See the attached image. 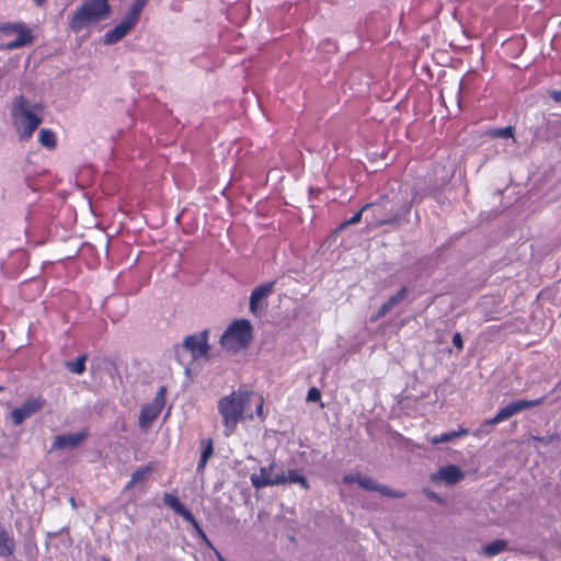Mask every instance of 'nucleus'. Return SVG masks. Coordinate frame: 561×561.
I'll use <instances>...</instances> for the list:
<instances>
[{
	"instance_id": "obj_1",
	"label": "nucleus",
	"mask_w": 561,
	"mask_h": 561,
	"mask_svg": "<svg viewBox=\"0 0 561 561\" xmlns=\"http://www.w3.org/2000/svg\"><path fill=\"white\" fill-rule=\"evenodd\" d=\"M366 209L365 220L369 228L382 226L399 227L402 221L408 222L407 216L411 210V204H402L400 207L390 203L387 196H381L377 202L364 205Z\"/></svg>"
},
{
	"instance_id": "obj_2",
	"label": "nucleus",
	"mask_w": 561,
	"mask_h": 561,
	"mask_svg": "<svg viewBox=\"0 0 561 561\" xmlns=\"http://www.w3.org/2000/svg\"><path fill=\"white\" fill-rule=\"evenodd\" d=\"M254 392L248 390L232 391L230 394L222 397L218 401V413L221 416L224 425V435L231 436L239 422L243 421L245 415V408L250 400L253 398Z\"/></svg>"
},
{
	"instance_id": "obj_3",
	"label": "nucleus",
	"mask_w": 561,
	"mask_h": 561,
	"mask_svg": "<svg viewBox=\"0 0 561 561\" xmlns=\"http://www.w3.org/2000/svg\"><path fill=\"white\" fill-rule=\"evenodd\" d=\"M112 13L108 0H84L69 21L72 32L79 33L92 23L106 19Z\"/></svg>"
},
{
	"instance_id": "obj_4",
	"label": "nucleus",
	"mask_w": 561,
	"mask_h": 561,
	"mask_svg": "<svg viewBox=\"0 0 561 561\" xmlns=\"http://www.w3.org/2000/svg\"><path fill=\"white\" fill-rule=\"evenodd\" d=\"M253 339V327L247 319L232 321L220 336L219 343L222 348L231 352L248 347Z\"/></svg>"
},
{
	"instance_id": "obj_5",
	"label": "nucleus",
	"mask_w": 561,
	"mask_h": 561,
	"mask_svg": "<svg viewBox=\"0 0 561 561\" xmlns=\"http://www.w3.org/2000/svg\"><path fill=\"white\" fill-rule=\"evenodd\" d=\"M148 2L149 0H134L122 21L113 30L105 33L103 43L113 45L123 39L139 22L141 12Z\"/></svg>"
},
{
	"instance_id": "obj_6",
	"label": "nucleus",
	"mask_w": 561,
	"mask_h": 561,
	"mask_svg": "<svg viewBox=\"0 0 561 561\" xmlns=\"http://www.w3.org/2000/svg\"><path fill=\"white\" fill-rule=\"evenodd\" d=\"M27 100L21 95L14 99L12 104V116L16 126H22L20 133L21 140H27L42 123V117L37 116L32 110L26 108Z\"/></svg>"
},
{
	"instance_id": "obj_7",
	"label": "nucleus",
	"mask_w": 561,
	"mask_h": 561,
	"mask_svg": "<svg viewBox=\"0 0 561 561\" xmlns=\"http://www.w3.org/2000/svg\"><path fill=\"white\" fill-rule=\"evenodd\" d=\"M250 481L255 490H261L266 486L285 484V471L278 466L277 462L272 461L266 467H261L259 473H252Z\"/></svg>"
},
{
	"instance_id": "obj_8",
	"label": "nucleus",
	"mask_w": 561,
	"mask_h": 561,
	"mask_svg": "<svg viewBox=\"0 0 561 561\" xmlns=\"http://www.w3.org/2000/svg\"><path fill=\"white\" fill-rule=\"evenodd\" d=\"M545 399H546V397H540L535 400L512 401L508 404H506L505 407L501 408L491 420L484 421L481 426L486 427V426H492V425L499 424L505 420H508L510 417L514 416L515 414H517L524 410L541 405L545 402Z\"/></svg>"
},
{
	"instance_id": "obj_9",
	"label": "nucleus",
	"mask_w": 561,
	"mask_h": 561,
	"mask_svg": "<svg viewBox=\"0 0 561 561\" xmlns=\"http://www.w3.org/2000/svg\"><path fill=\"white\" fill-rule=\"evenodd\" d=\"M46 405V399L43 396L27 398L21 405L14 408L10 417L14 426L21 425L26 419L39 412Z\"/></svg>"
},
{
	"instance_id": "obj_10",
	"label": "nucleus",
	"mask_w": 561,
	"mask_h": 561,
	"mask_svg": "<svg viewBox=\"0 0 561 561\" xmlns=\"http://www.w3.org/2000/svg\"><path fill=\"white\" fill-rule=\"evenodd\" d=\"M165 387H160L153 400L141 408L138 417L139 426L141 428H148L160 415L165 403Z\"/></svg>"
},
{
	"instance_id": "obj_11",
	"label": "nucleus",
	"mask_w": 561,
	"mask_h": 561,
	"mask_svg": "<svg viewBox=\"0 0 561 561\" xmlns=\"http://www.w3.org/2000/svg\"><path fill=\"white\" fill-rule=\"evenodd\" d=\"M209 329H205L196 334L185 336L183 347L190 351L194 359L208 357L210 346L208 344Z\"/></svg>"
},
{
	"instance_id": "obj_12",
	"label": "nucleus",
	"mask_w": 561,
	"mask_h": 561,
	"mask_svg": "<svg viewBox=\"0 0 561 561\" xmlns=\"http://www.w3.org/2000/svg\"><path fill=\"white\" fill-rule=\"evenodd\" d=\"M465 478V472L459 466L447 465L439 468L436 472L431 474L433 482H445L447 485H454Z\"/></svg>"
},
{
	"instance_id": "obj_13",
	"label": "nucleus",
	"mask_w": 561,
	"mask_h": 561,
	"mask_svg": "<svg viewBox=\"0 0 561 561\" xmlns=\"http://www.w3.org/2000/svg\"><path fill=\"white\" fill-rule=\"evenodd\" d=\"M275 284L276 280L260 284L252 290L250 295L249 308L254 316H259V313L262 311L263 307L260 304L273 293Z\"/></svg>"
},
{
	"instance_id": "obj_14",
	"label": "nucleus",
	"mask_w": 561,
	"mask_h": 561,
	"mask_svg": "<svg viewBox=\"0 0 561 561\" xmlns=\"http://www.w3.org/2000/svg\"><path fill=\"white\" fill-rule=\"evenodd\" d=\"M162 502L175 514L182 516L187 523H191L192 526H198L192 512L186 508V506L180 501V499L176 495L172 493H164Z\"/></svg>"
},
{
	"instance_id": "obj_15",
	"label": "nucleus",
	"mask_w": 561,
	"mask_h": 561,
	"mask_svg": "<svg viewBox=\"0 0 561 561\" xmlns=\"http://www.w3.org/2000/svg\"><path fill=\"white\" fill-rule=\"evenodd\" d=\"M409 289L405 286H402L394 295L389 297L387 301H385L379 310L373 316L371 320H378L388 314L394 307L400 305L404 298L408 296Z\"/></svg>"
},
{
	"instance_id": "obj_16",
	"label": "nucleus",
	"mask_w": 561,
	"mask_h": 561,
	"mask_svg": "<svg viewBox=\"0 0 561 561\" xmlns=\"http://www.w3.org/2000/svg\"><path fill=\"white\" fill-rule=\"evenodd\" d=\"M87 437V432H77L55 437L53 448H75L79 446Z\"/></svg>"
},
{
	"instance_id": "obj_17",
	"label": "nucleus",
	"mask_w": 561,
	"mask_h": 561,
	"mask_svg": "<svg viewBox=\"0 0 561 561\" xmlns=\"http://www.w3.org/2000/svg\"><path fill=\"white\" fill-rule=\"evenodd\" d=\"M33 41H34V36L32 35L31 30L28 27H26V25H24L21 28V31H18L16 38L11 42H8L4 45V48L8 50L19 49V48H22L24 46L32 44Z\"/></svg>"
},
{
	"instance_id": "obj_18",
	"label": "nucleus",
	"mask_w": 561,
	"mask_h": 561,
	"mask_svg": "<svg viewBox=\"0 0 561 561\" xmlns=\"http://www.w3.org/2000/svg\"><path fill=\"white\" fill-rule=\"evenodd\" d=\"M15 550L13 534L5 528H0V556L11 557Z\"/></svg>"
},
{
	"instance_id": "obj_19",
	"label": "nucleus",
	"mask_w": 561,
	"mask_h": 561,
	"mask_svg": "<svg viewBox=\"0 0 561 561\" xmlns=\"http://www.w3.org/2000/svg\"><path fill=\"white\" fill-rule=\"evenodd\" d=\"M152 472L151 465L144 466L139 469H137L129 480V482L125 485V490L131 489L134 485L144 482L149 474Z\"/></svg>"
},
{
	"instance_id": "obj_20",
	"label": "nucleus",
	"mask_w": 561,
	"mask_h": 561,
	"mask_svg": "<svg viewBox=\"0 0 561 561\" xmlns=\"http://www.w3.org/2000/svg\"><path fill=\"white\" fill-rule=\"evenodd\" d=\"M508 546V542L503 539H496L482 547V553L486 557H494L503 552Z\"/></svg>"
},
{
	"instance_id": "obj_21",
	"label": "nucleus",
	"mask_w": 561,
	"mask_h": 561,
	"mask_svg": "<svg viewBox=\"0 0 561 561\" xmlns=\"http://www.w3.org/2000/svg\"><path fill=\"white\" fill-rule=\"evenodd\" d=\"M469 434L467 428H459L458 431H450L446 433H442L438 436H434L432 438V444L437 445L442 443H448L454 440L455 438L462 437Z\"/></svg>"
},
{
	"instance_id": "obj_22",
	"label": "nucleus",
	"mask_w": 561,
	"mask_h": 561,
	"mask_svg": "<svg viewBox=\"0 0 561 561\" xmlns=\"http://www.w3.org/2000/svg\"><path fill=\"white\" fill-rule=\"evenodd\" d=\"M87 354L79 356L76 360L66 362V368L73 374L81 375L85 371Z\"/></svg>"
},
{
	"instance_id": "obj_23",
	"label": "nucleus",
	"mask_w": 561,
	"mask_h": 561,
	"mask_svg": "<svg viewBox=\"0 0 561 561\" xmlns=\"http://www.w3.org/2000/svg\"><path fill=\"white\" fill-rule=\"evenodd\" d=\"M38 140L45 148L54 149L56 147V135L50 129H42L39 131Z\"/></svg>"
},
{
	"instance_id": "obj_24",
	"label": "nucleus",
	"mask_w": 561,
	"mask_h": 561,
	"mask_svg": "<svg viewBox=\"0 0 561 561\" xmlns=\"http://www.w3.org/2000/svg\"><path fill=\"white\" fill-rule=\"evenodd\" d=\"M287 482L298 483L305 490L309 489L308 480L306 479V477L300 474L297 470H288V473L287 474L285 473V483H287Z\"/></svg>"
},
{
	"instance_id": "obj_25",
	"label": "nucleus",
	"mask_w": 561,
	"mask_h": 561,
	"mask_svg": "<svg viewBox=\"0 0 561 561\" xmlns=\"http://www.w3.org/2000/svg\"><path fill=\"white\" fill-rule=\"evenodd\" d=\"M488 135L493 138H513L514 137V128L512 126H506L503 128H492L488 130Z\"/></svg>"
},
{
	"instance_id": "obj_26",
	"label": "nucleus",
	"mask_w": 561,
	"mask_h": 561,
	"mask_svg": "<svg viewBox=\"0 0 561 561\" xmlns=\"http://www.w3.org/2000/svg\"><path fill=\"white\" fill-rule=\"evenodd\" d=\"M530 439L547 446V445L552 444L554 442H560L561 440V436H560V434L558 432H553V433H551L549 435H545V436L531 435Z\"/></svg>"
},
{
	"instance_id": "obj_27",
	"label": "nucleus",
	"mask_w": 561,
	"mask_h": 561,
	"mask_svg": "<svg viewBox=\"0 0 561 561\" xmlns=\"http://www.w3.org/2000/svg\"><path fill=\"white\" fill-rule=\"evenodd\" d=\"M25 24L22 22H7L0 24V32L4 35L16 34Z\"/></svg>"
},
{
	"instance_id": "obj_28",
	"label": "nucleus",
	"mask_w": 561,
	"mask_h": 561,
	"mask_svg": "<svg viewBox=\"0 0 561 561\" xmlns=\"http://www.w3.org/2000/svg\"><path fill=\"white\" fill-rule=\"evenodd\" d=\"M366 214V209H364V206L356 211L350 219L345 220L339 227L336 228V231L340 232L344 229H346L348 226L356 225L362 220L363 214Z\"/></svg>"
},
{
	"instance_id": "obj_29",
	"label": "nucleus",
	"mask_w": 561,
	"mask_h": 561,
	"mask_svg": "<svg viewBox=\"0 0 561 561\" xmlns=\"http://www.w3.org/2000/svg\"><path fill=\"white\" fill-rule=\"evenodd\" d=\"M377 492L380 493L381 495H383L386 497H390V499H401L404 496L403 492L393 490V489L389 488L388 485L380 484V483H378Z\"/></svg>"
},
{
	"instance_id": "obj_30",
	"label": "nucleus",
	"mask_w": 561,
	"mask_h": 561,
	"mask_svg": "<svg viewBox=\"0 0 561 561\" xmlns=\"http://www.w3.org/2000/svg\"><path fill=\"white\" fill-rule=\"evenodd\" d=\"M201 447H202L201 458L209 460V458L214 454L213 440L210 438H203L201 440Z\"/></svg>"
},
{
	"instance_id": "obj_31",
	"label": "nucleus",
	"mask_w": 561,
	"mask_h": 561,
	"mask_svg": "<svg viewBox=\"0 0 561 561\" xmlns=\"http://www.w3.org/2000/svg\"><path fill=\"white\" fill-rule=\"evenodd\" d=\"M358 485L367 491L377 492V489H378V482L376 480H374L373 478L366 477V476H360Z\"/></svg>"
},
{
	"instance_id": "obj_32",
	"label": "nucleus",
	"mask_w": 561,
	"mask_h": 561,
	"mask_svg": "<svg viewBox=\"0 0 561 561\" xmlns=\"http://www.w3.org/2000/svg\"><path fill=\"white\" fill-rule=\"evenodd\" d=\"M306 400L308 402H318L321 400V392L318 388L311 387L307 393Z\"/></svg>"
},
{
	"instance_id": "obj_33",
	"label": "nucleus",
	"mask_w": 561,
	"mask_h": 561,
	"mask_svg": "<svg viewBox=\"0 0 561 561\" xmlns=\"http://www.w3.org/2000/svg\"><path fill=\"white\" fill-rule=\"evenodd\" d=\"M453 344L457 348L458 352H461L463 350V340L460 332H456L453 335Z\"/></svg>"
},
{
	"instance_id": "obj_34",
	"label": "nucleus",
	"mask_w": 561,
	"mask_h": 561,
	"mask_svg": "<svg viewBox=\"0 0 561 561\" xmlns=\"http://www.w3.org/2000/svg\"><path fill=\"white\" fill-rule=\"evenodd\" d=\"M253 397H256L257 398V404H256V408H255V414L257 417H260L262 421L265 419L264 416V412H263V398L259 394H255Z\"/></svg>"
},
{
	"instance_id": "obj_35",
	"label": "nucleus",
	"mask_w": 561,
	"mask_h": 561,
	"mask_svg": "<svg viewBox=\"0 0 561 561\" xmlns=\"http://www.w3.org/2000/svg\"><path fill=\"white\" fill-rule=\"evenodd\" d=\"M360 476H362V474H360V473H358V472H357V473H350V474H345V476L343 477V482H344L345 484H353V483H357V484H358V482H359V480H360Z\"/></svg>"
},
{
	"instance_id": "obj_36",
	"label": "nucleus",
	"mask_w": 561,
	"mask_h": 561,
	"mask_svg": "<svg viewBox=\"0 0 561 561\" xmlns=\"http://www.w3.org/2000/svg\"><path fill=\"white\" fill-rule=\"evenodd\" d=\"M321 46L324 48L325 46H328V51L332 53V51H336L337 49V46L334 42H331L330 39H325L321 43Z\"/></svg>"
},
{
	"instance_id": "obj_37",
	"label": "nucleus",
	"mask_w": 561,
	"mask_h": 561,
	"mask_svg": "<svg viewBox=\"0 0 561 561\" xmlns=\"http://www.w3.org/2000/svg\"><path fill=\"white\" fill-rule=\"evenodd\" d=\"M196 530V533L198 534V536H201L203 538V540L207 543L208 547L213 548V545L211 542L208 540V538L206 537V535L204 534L203 531V528L201 527H197V528H194Z\"/></svg>"
},
{
	"instance_id": "obj_38",
	"label": "nucleus",
	"mask_w": 561,
	"mask_h": 561,
	"mask_svg": "<svg viewBox=\"0 0 561 561\" xmlns=\"http://www.w3.org/2000/svg\"><path fill=\"white\" fill-rule=\"evenodd\" d=\"M550 96L551 99L557 102V103H561V91L559 90H553L550 92Z\"/></svg>"
},
{
	"instance_id": "obj_39",
	"label": "nucleus",
	"mask_w": 561,
	"mask_h": 561,
	"mask_svg": "<svg viewBox=\"0 0 561 561\" xmlns=\"http://www.w3.org/2000/svg\"><path fill=\"white\" fill-rule=\"evenodd\" d=\"M207 461H208L207 459H204V458H201V457H199V460H198V463H197V468H196V471H197L198 473H201V472H203V471H204V469H205V467H206Z\"/></svg>"
},
{
	"instance_id": "obj_40",
	"label": "nucleus",
	"mask_w": 561,
	"mask_h": 561,
	"mask_svg": "<svg viewBox=\"0 0 561 561\" xmlns=\"http://www.w3.org/2000/svg\"><path fill=\"white\" fill-rule=\"evenodd\" d=\"M420 201H421V195H420V193H419V192H414V193H413V196H412V199H411V202H410L409 204H411V205H412L413 203H419Z\"/></svg>"
},
{
	"instance_id": "obj_41",
	"label": "nucleus",
	"mask_w": 561,
	"mask_h": 561,
	"mask_svg": "<svg viewBox=\"0 0 561 561\" xmlns=\"http://www.w3.org/2000/svg\"><path fill=\"white\" fill-rule=\"evenodd\" d=\"M36 7H42L47 0H32Z\"/></svg>"
},
{
	"instance_id": "obj_42",
	"label": "nucleus",
	"mask_w": 561,
	"mask_h": 561,
	"mask_svg": "<svg viewBox=\"0 0 561 561\" xmlns=\"http://www.w3.org/2000/svg\"><path fill=\"white\" fill-rule=\"evenodd\" d=\"M33 110H38V111H42L43 110V105L41 103H36L32 106Z\"/></svg>"
},
{
	"instance_id": "obj_43",
	"label": "nucleus",
	"mask_w": 561,
	"mask_h": 561,
	"mask_svg": "<svg viewBox=\"0 0 561 561\" xmlns=\"http://www.w3.org/2000/svg\"><path fill=\"white\" fill-rule=\"evenodd\" d=\"M216 554H217L218 561H226L225 558L218 551H216Z\"/></svg>"
},
{
	"instance_id": "obj_44",
	"label": "nucleus",
	"mask_w": 561,
	"mask_h": 561,
	"mask_svg": "<svg viewBox=\"0 0 561 561\" xmlns=\"http://www.w3.org/2000/svg\"><path fill=\"white\" fill-rule=\"evenodd\" d=\"M70 502H71V504H72V505H75V500H73V497H71V499H70Z\"/></svg>"
},
{
	"instance_id": "obj_45",
	"label": "nucleus",
	"mask_w": 561,
	"mask_h": 561,
	"mask_svg": "<svg viewBox=\"0 0 561 561\" xmlns=\"http://www.w3.org/2000/svg\"><path fill=\"white\" fill-rule=\"evenodd\" d=\"M2 390H3V387H0V391H2Z\"/></svg>"
},
{
	"instance_id": "obj_46",
	"label": "nucleus",
	"mask_w": 561,
	"mask_h": 561,
	"mask_svg": "<svg viewBox=\"0 0 561 561\" xmlns=\"http://www.w3.org/2000/svg\"><path fill=\"white\" fill-rule=\"evenodd\" d=\"M102 561H110V560L103 559Z\"/></svg>"
}]
</instances>
